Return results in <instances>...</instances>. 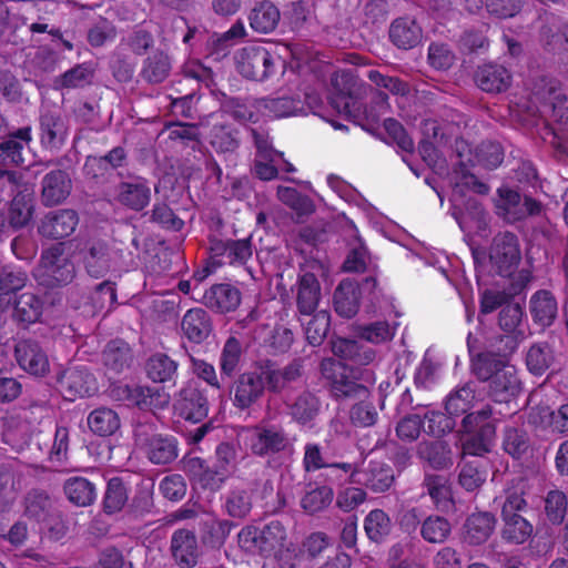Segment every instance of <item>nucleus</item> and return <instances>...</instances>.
Wrapping results in <instances>:
<instances>
[{
  "mask_svg": "<svg viewBox=\"0 0 568 568\" xmlns=\"http://www.w3.org/2000/svg\"><path fill=\"white\" fill-rule=\"evenodd\" d=\"M480 335L486 347L490 348L471 355V372L487 383V395L496 403H508L515 398L521 383L517 369L508 362L519 343L526 337L523 322H479L477 332L469 333L467 344L473 354L475 344L480 343Z\"/></svg>",
  "mask_w": 568,
  "mask_h": 568,
  "instance_id": "nucleus-1",
  "label": "nucleus"
},
{
  "mask_svg": "<svg viewBox=\"0 0 568 568\" xmlns=\"http://www.w3.org/2000/svg\"><path fill=\"white\" fill-rule=\"evenodd\" d=\"M292 61L290 69L285 68L284 60L276 53L268 51L262 45H247L239 50L234 55V62L237 72L252 81L266 82L274 79L280 73L285 75L290 73H297L303 75L308 71H313L314 67L311 64L312 54L303 52L297 45L292 50Z\"/></svg>",
  "mask_w": 568,
  "mask_h": 568,
  "instance_id": "nucleus-2",
  "label": "nucleus"
},
{
  "mask_svg": "<svg viewBox=\"0 0 568 568\" xmlns=\"http://www.w3.org/2000/svg\"><path fill=\"white\" fill-rule=\"evenodd\" d=\"M471 256L474 260L476 276L479 280L480 275L486 271L487 254L484 248L470 247ZM488 260L490 272L501 277H510L517 270L520 260L521 251L518 236L509 231L497 233L490 243Z\"/></svg>",
  "mask_w": 568,
  "mask_h": 568,
  "instance_id": "nucleus-3",
  "label": "nucleus"
},
{
  "mask_svg": "<svg viewBox=\"0 0 568 568\" xmlns=\"http://www.w3.org/2000/svg\"><path fill=\"white\" fill-rule=\"evenodd\" d=\"M320 371L335 399H365L368 396L369 392L364 383L372 382L369 369L355 368L334 358H324Z\"/></svg>",
  "mask_w": 568,
  "mask_h": 568,
  "instance_id": "nucleus-4",
  "label": "nucleus"
},
{
  "mask_svg": "<svg viewBox=\"0 0 568 568\" xmlns=\"http://www.w3.org/2000/svg\"><path fill=\"white\" fill-rule=\"evenodd\" d=\"M12 197L8 211V223L14 229L24 226L32 215V194L28 190H20L17 173L0 170V202L8 203Z\"/></svg>",
  "mask_w": 568,
  "mask_h": 568,
  "instance_id": "nucleus-5",
  "label": "nucleus"
},
{
  "mask_svg": "<svg viewBox=\"0 0 568 568\" xmlns=\"http://www.w3.org/2000/svg\"><path fill=\"white\" fill-rule=\"evenodd\" d=\"M75 275L74 264L64 255L59 245L43 251L33 276L39 285L53 288L72 282Z\"/></svg>",
  "mask_w": 568,
  "mask_h": 568,
  "instance_id": "nucleus-6",
  "label": "nucleus"
},
{
  "mask_svg": "<svg viewBox=\"0 0 568 568\" xmlns=\"http://www.w3.org/2000/svg\"><path fill=\"white\" fill-rule=\"evenodd\" d=\"M112 399L124 402L144 410L162 409L170 403V395L161 387L116 383L109 388Z\"/></svg>",
  "mask_w": 568,
  "mask_h": 568,
  "instance_id": "nucleus-7",
  "label": "nucleus"
},
{
  "mask_svg": "<svg viewBox=\"0 0 568 568\" xmlns=\"http://www.w3.org/2000/svg\"><path fill=\"white\" fill-rule=\"evenodd\" d=\"M331 103L341 113L357 116L363 111V103L358 99L359 85L352 71H341L331 79Z\"/></svg>",
  "mask_w": 568,
  "mask_h": 568,
  "instance_id": "nucleus-8",
  "label": "nucleus"
},
{
  "mask_svg": "<svg viewBox=\"0 0 568 568\" xmlns=\"http://www.w3.org/2000/svg\"><path fill=\"white\" fill-rule=\"evenodd\" d=\"M531 94V113L550 116L554 121L568 124V97L552 81Z\"/></svg>",
  "mask_w": 568,
  "mask_h": 568,
  "instance_id": "nucleus-9",
  "label": "nucleus"
},
{
  "mask_svg": "<svg viewBox=\"0 0 568 568\" xmlns=\"http://www.w3.org/2000/svg\"><path fill=\"white\" fill-rule=\"evenodd\" d=\"M459 183L456 184L452 196V215L465 235L474 230L485 231L488 226V214L475 196L462 202L458 195Z\"/></svg>",
  "mask_w": 568,
  "mask_h": 568,
  "instance_id": "nucleus-10",
  "label": "nucleus"
},
{
  "mask_svg": "<svg viewBox=\"0 0 568 568\" xmlns=\"http://www.w3.org/2000/svg\"><path fill=\"white\" fill-rule=\"evenodd\" d=\"M136 443L144 449L154 465H168L179 456L178 440L173 436L154 434L149 436L146 425L139 424L134 430Z\"/></svg>",
  "mask_w": 568,
  "mask_h": 568,
  "instance_id": "nucleus-11",
  "label": "nucleus"
},
{
  "mask_svg": "<svg viewBox=\"0 0 568 568\" xmlns=\"http://www.w3.org/2000/svg\"><path fill=\"white\" fill-rule=\"evenodd\" d=\"M495 207L499 217L507 223H515L525 221L529 213L538 212L541 203L528 196L521 197L519 192L508 186H500L497 190Z\"/></svg>",
  "mask_w": 568,
  "mask_h": 568,
  "instance_id": "nucleus-12",
  "label": "nucleus"
},
{
  "mask_svg": "<svg viewBox=\"0 0 568 568\" xmlns=\"http://www.w3.org/2000/svg\"><path fill=\"white\" fill-rule=\"evenodd\" d=\"M524 284L515 285L507 293L498 288H487L480 293V313L488 315L500 308L498 320H523L525 314L524 303L513 297L524 288Z\"/></svg>",
  "mask_w": 568,
  "mask_h": 568,
  "instance_id": "nucleus-13",
  "label": "nucleus"
},
{
  "mask_svg": "<svg viewBox=\"0 0 568 568\" xmlns=\"http://www.w3.org/2000/svg\"><path fill=\"white\" fill-rule=\"evenodd\" d=\"M48 31L47 23H28L24 17L13 12L4 2L0 1V37L8 42L19 45L26 43L30 36Z\"/></svg>",
  "mask_w": 568,
  "mask_h": 568,
  "instance_id": "nucleus-14",
  "label": "nucleus"
},
{
  "mask_svg": "<svg viewBox=\"0 0 568 568\" xmlns=\"http://www.w3.org/2000/svg\"><path fill=\"white\" fill-rule=\"evenodd\" d=\"M251 452L260 457L292 452L293 444L287 433L277 426L257 427L250 437Z\"/></svg>",
  "mask_w": 568,
  "mask_h": 568,
  "instance_id": "nucleus-15",
  "label": "nucleus"
},
{
  "mask_svg": "<svg viewBox=\"0 0 568 568\" xmlns=\"http://www.w3.org/2000/svg\"><path fill=\"white\" fill-rule=\"evenodd\" d=\"M172 559L180 568H194L202 556L195 531L192 529H176L170 540Z\"/></svg>",
  "mask_w": 568,
  "mask_h": 568,
  "instance_id": "nucleus-16",
  "label": "nucleus"
},
{
  "mask_svg": "<svg viewBox=\"0 0 568 568\" xmlns=\"http://www.w3.org/2000/svg\"><path fill=\"white\" fill-rule=\"evenodd\" d=\"M263 373L244 372L237 376L232 386L233 405L239 409H247L257 403L265 392Z\"/></svg>",
  "mask_w": 568,
  "mask_h": 568,
  "instance_id": "nucleus-17",
  "label": "nucleus"
},
{
  "mask_svg": "<svg viewBox=\"0 0 568 568\" xmlns=\"http://www.w3.org/2000/svg\"><path fill=\"white\" fill-rule=\"evenodd\" d=\"M64 398L74 400L77 397L91 396L97 392L95 377L85 367H69L58 379Z\"/></svg>",
  "mask_w": 568,
  "mask_h": 568,
  "instance_id": "nucleus-18",
  "label": "nucleus"
},
{
  "mask_svg": "<svg viewBox=\"0 0 568 568\" xmlns=\"http://www.w3.org/2000/svg\"><path fill=\"white\" fill-rule=\"evenodd\" d=\"M79 223L78 213L71 209H59L48 212L40 221L38 232L48 239L70 236Z\"/></svg>",
  "mask_w": 568,
  "mask_h": 568,
  "instance_id": "nucleus-19",
  "label": "nucleus"
},
{
  "mask_svg": "<svg viewBox=\"0 0 568 568\" xmlns=\"http://www.w3.org/2000/svg\"><path fill=\"white\" fill-rule=\"evenodd\" d=\"M474 80L481 91L497 94L509 89L513 74L505 65L491 61L478 65Z\"/></svg>",
  "mask_w": 568,
  "mask_h": 568,
  "instance_id": "nucleus-20",
  "label": "nucleus"
},
{
  "mask_svg": "<svg viewBox=\"0 0 568 568\" xmlns=\"http://www.w3.org/2000/svg\"><path fill=\"white\" fill-rule=\"evenodd\" d=\"M354 483L363 485L374 493H384L394 483V471L389 465L383 462L369 460L367 465L363 466L357 463V475Z\"/></svg>",
  "mask_w": 568,
  "mask_h": 568,
  "instance_id": "nucleus-21",
  "label": "nucleus"
},
{
  "mask_svg": "<svg viewBox=\"0 0 568 568\" xmlns=\"http://www.w3.org/2000/svg\"><path fill=\"white\" fill-rule=\"evenodd\" d=\"M19 366L34 376H44L49 372V359L41 346L31 339H22L14 347Z\"/></svg>",
  "mask_w": 568,
  "mask_h": 568,
  "instance_id": "nucleus-22",
  "label": "nucleus"
},
{
  "mask_svg": "<svg viewBox=\"0 0 568 568\" xmlns=\"http://www.w3.org/2000/svg\"><path fill=\"white\" fill-rule=\"evenodd\" d=\"M304 94L305 100H302L300 95L260 98L262 116L268 119H282L306 114V100H311V95L307 92Z\"/></svg>",
  "mask_w": 568,
  "mask_h": 568,
  "instance_id": "nucleus-23",
  "label": "nucleus"
},
{
  "mask_svg": "<svg viewBox=\"0 0 568 568\" xmlns=\"http://www.w3.org/2000/svg\"><path fill=\"white\" fill-rule=\"evenodd\" d=\"M40 139L43 148L58 151L69 134L68 121L55 111H48L40 116Z\"/></svg>",
  "mask_w": 568,
  "mask_h": 568,
  "instance_id": "nucleus-24",
  "label": "nucleus"
},
{
  "mask_svg": "<svg viewBox=\"0 0 568 568\" xmlns=\"http://www.w3.org/2000/svg\"><path fill=\"white\" fill-rule=\"evenodd\" d=\"M262 373L267 389L272 393L281 394L302 378L303 362L302 359H294L284 367L267 364Z\"/></svg>",
  "mask_w": 568,
  "mask_h": 568,
  "instance_id": "nucleus-25",
  "label": "nucleus"
},
{
  "mask_svg": "<svg viewBox=\"0 0 568 568\" xmlns=\"http://www.w3.org/2000/svg\"><path fill=\"white\" fill-rule=\"evenodd\" d=\"M118 202L133 211H142L151 200V187L143 178H134L130 181L121 182L116 187Z\"/></svg>",
  "mask_w": 568,
  "mask_h": 568,
  "instance_id": "nucleus-26",
  "label": "nucleus"
},
{
  "mask_svg": "<svg viewBox=\"0 0 568 568\" xmlns=\"http://www.w3.org/2000/svg\"><path fill=\"white\" fill-rule=\"evenodd\" d=\"M176 408L185 420L200 423L207 416L209 402L202 390L189 384L181 389Z\"/></svg>",
  "mask_w": 568,
  "mask_h": 568,
  "instance_id": "nucleus-27",
  "label": "nucleus"
},
{
  "mask_svg": "<svg viewBox=\"0 0 568 568\" xmlns=\"http://www.w3.org/2000/svg\"><path fill=\"white\" fill-rule=\"evenodd\" d=\"M416 455L435 470L449 469L454 465L452 447L445 440H422L416 446Z\"/></svg>",
  "mask_w": 568,
  "mask_h": 568,
  "instance_id": "nucleus-28",
  "label": "nucleus"
},
{
  "mask_svg": "<svg viewBox=\"0 0 568 568\" xmlns=\"http://www.w3.org/2000/svg\"><path fill=\"white\" fill-rule=\"evenodd\" d=\"M287 407L288 414L295 423L312 427L322 412V402L315 393L303 390Z\"/></svg>",
  "mask_w": 568,
  "mask_h": 568,
  "instance_id": "nucleus-29",
  "label": "nucleus"
},
{
  "mask_svg": "<svg viewBox=\"0 0 568 568\" xmlns=\"http://www.w3.org/2000/svg\"><path fill=\"white\" fill-rule=\"evenodd\" d=\"M203 304L219 313L235 311L241 303V292L231 284H215L201 296Z\"/></svg>",
  "mask_w": 568,
  "mask_h": 568,
  "instance_id": "nucleus-30",
  "label": "nucleus"
},
{
  "mask_svg": "<svg viewBox=\"0 0 568 568\" xmlns=\"http://www.w3.org/2000/svg\"><path fill=\"white\" fill-rule=\"evenodd\" d=\"M72 189L69 174L55 169L50 171L42 179V202L45 206H52L64 201Z\"/></svg>",
  "mask_w": 568,
  "mask_h": 568,
  "instance_id": "nucleus-31",
  "label": "nucleus"
},
{
  "mask_svg": "<svg viewBox=\"0 0 568 568\" xmlns=\"http://www.w3.org/2000/svg\"><path fill=\"white\" fill-rule=\"evenodd\" d=\"M424 494H427L435 507L448 511L454 507L453 491L448 477L435 473H425L422 483Z\"/></svg>",
  "mask_w": 568,
  "mask_h": 568,
  "instance_id": "nucleus-32",
  "label": "nucleus"
},
{
  "mask_svg": "<svg viewBox=\"0 0 568 568\" xmlns=\"http://www.w3.org/2000/svg\"><path fill=\"white\" fill-rule=\"evenodd\" d=\"M496 518L487 511L474 513L464 524L463 538L473 546L486 542L495 530Z\"/></svg>",
  "mask_w": 568,
  "mask_h": 568,
  "instance_id": "nucleus-33",
  "label": "nucleus"
},
{
  "mask_svg": "<svg viewBox=\"0 0 568 568\" xmlns=\"http://www.w3.org/2000/svg\"><path fill=\"white\" fill-rule=\"evenodd\" d=\"M460 162H467L470 166H479L485 170H495L504 161V149L498 142L484 141L474 150H469L468 158L464 160V154L458 150Z\"/></svg>",
  "mask_w": 568,
  "mask_h": 568,
  "instance_id": "nucleus-34",
  "label": "nucleus"
},
{
  "mask_svg": "<svg viewBox=\"0 0 568 568\" xmlns=\"http://www.w3.org/2000/svg\"><path fill=\"white\" fill-rule=\"evenodd\" d=\"M115 252L102 242H92L84 255V265L91 277H103L114 265Z\"/></svg>",
  "mask_w": 568,
  "mask_h": 568,
  "instance_id": "nucleus-35",
  "label": "nucleus"
},
{
  "mask_svg": "<svg viewBox=\"0 0 568 568\" xmlns=\"http://www.w3.org/2000/svg\"><path fill=\"white\" fill-rule=\"evenodd\" d=\"M329 343L334 355L356 365H369L375 359V351L355 339L337 337Z\"/></svg>",
  "mask_w": 568,
  "mask_h": 568,
  "instance_id": "nucleus-36",
  "label": "nucleus"
},
{
  "mask_svg": "<svg viewBox=\"0 0 568 568\" xmlns=\"http://www.w3.org/2000/svg\"><path fill=\"white\" fill-rule=\"evenodd\" d=\"M422 38V28L413 19L398 18L390 24L389 39L398 49H413L420 43Z\"/></svg>",
  "mask_w": 568,
  "mask_h": 568,
  "instance_id": "nucleus-37",
  "label": "nucleus"
},
{
  "mask_svg": "<svg viewBox=\"0 0 568 568\" xmlns=\"http://www.w3.org/2000/svg\"><path fill=\"white\" fill-rule=\"evenodd\" d=\"M359 286L349 278L343 280L334 292V307L336 313L345 320H352L359 306Z\"/></svg>",
  "mask_w": 568,
  "mask_h": 568,
  "instance_id": "nucleus-38",
  "label": "nucleus"
},
{
  "mask_svg": "<svg viewBox=\"0 0 568 568\" xmlns=\"http://www.w3.org/2000/svg\"><path fill=\"white\" fill-rule=\"evenodd\" d=\"M222 112L240 123H256L262 116V105L260 99L231 98L223 103Z\"/></svg>",
  "mask_w": 568,
  "mask_h": 568,
  "instance_id": "nucleus-39",
  "label": "nucleus"
},
{
  "mask_svg": "<svg viewBox=\"0 0 568 568\" xmlns=\"http://www.w3.org/2000/svg\"><path fill=\"white\" fill-rule=\"evenodd\" d=\"M103 361L109 372L120 374L131 366L133 353L126 342L115 338L106 344L103 351Z\"/></svg>",
  "mask_w": 568,
  "mask_h": 568,
  "instance_id": "nucleus-40",
  "label": "nucleus"
},
{
  "mask_svg": "<svg viewBox=\"0 0 568 568\" xmlns=\"http://www.w3.org/2000/svg\"><path fill=\"white\" fill-rule=\"evenodd\" d=\"M233 523L226 519L209 518L200 524L201 542L210 549L224 546L233 528Z\"/></svg>",
  "mask_w": 568,
  "mask_h": 568,
  "instance_id": "nucleus-41",
  "label": "nucleus"
},
{
  "mask_svg": "<svg viewBox=\"0 0 568 568\" xmlns=\"http://www.w3.org/2000/svg\"><path fill=\"white\" fill-rule=\"evenodd\" d=\"M321 295V286L316 276L304 273L300 276L297 288V307L302 315L310 316L316 310Z\"/></svg>",
  "mask_w": 568,
  "mask_h": 568,
  "instance_id": "nucleus-42",
  "label": "nucleus"
},
{
  "mask_svg": "<svg viewBox=\"0 0 568 568\" xmlns=\"http://www.w3.org/2000/svg\"><path fill=\"white\" fill-rule=\"evenodd\" d=\"M185 467L187 471L196 477L203 488H207L213 491L222 487L227 475L217 466H214L213 468L207 467L205 465V460L200 457H192L187 459Z\"/></svg>",
  "mask_w": 568,
  "mask_h": 568,
  "instance_id": "nucleus-43",
  "label": "nucleus"
},
{
  "mask_svg": "<svg viewBox=\"0 0 568 568\" xmlns=\"http://www.w3.org/2000/svg\"><path fill=\"white\" fill-rule=\"evenodd\" d=\"M475 429L477 430L463 442L464 456L481 457L493 448L496 435L495 425L493 423H484Z\"/></svg>",
  "mask_w": 568,
  "mask_h": 568,
  "instance_id": "nucleus-44",
  "label": "nucleus"
},
{
  "mask_svg": "<svg viewBox=\"0 0 568 568\" xmlns=\"http://www.w3.org/2000/svg\"><path fill=\"white\" fill-rule=\"evenodd\" d=\"M280 18L281 13L277 7L268 0H263L252 9L250 24L256 32L270 33L276 28Z\"/></svg>",
  "mask_w": 568,
  "mask_h": 568,
  "instance_id": "nucleus-45",
  "label": "nucleus"
},
{
  "mask_svg": "<svg viewBox=\"0 0 568 568\" xmlns=\"http://www.w3.org/2000/svg\"><path fill=\"white\" fill-rule=\"evenodd\" d=\"M501 537L505 541L521 545L532 536L534 526L520 514L501 515Z\"/></svg>",
  "mask_w": 568,
  "mask_h": 568,
  "instance_id": "nucleus-46",
  "label": "nucleus"
},
{
  "mask_svg": "<svg viewBox=\"0 0 568 568\" xmlns=\"http://www.w3.org/2000/svg\"><path fill=\"white\" fill-rule=\"evenodd\" d=\"M528 489L527 480L523 477H515L509 480L504 490L505 500L501 505V515H515L525 510L527 501L525 495Z\"/></svg>",
  "mask_w": 568,
  "mask_h": 568,
  "instance_id": "nucleus-47",
  "label": "nucleus"
},
{
  "mask_svg": "<svg viewBox=\"0 0 568 568\" xmlns=\"http://www.w3.org/2000/svg\"><path fill=\"white\" fill-rule=\"evenodd\" d=\"M88 426L98 436H111L121 426L118 413L108 407H99L88 416Z\"/></svg>",
  "mask_w": 568,
  "mask_h": 568,
  "instance_id": "nucleus-48",
  "label": "nucleus"
},
{
  "mask_svg": "<svg viewBox=\"0 0 568 568\" xmlns=\"http://www.w3.org/2000/svg\"><path fill=\"white\" fill-rule=\"evenodd\" d=\"M63 489L68 499L80 507L90 506L97 498L94 484L84 477H71L67 479Z\"/></svg>",
  "mask_w": 568,
  "mask_h": 568,
  "instance_id": "nucleus-49",
  "label": "nucleus"
},
{
  "mask_svg": "<svg viewBox=\"0 0 568 568\" xmlns=\"http://www.w3.org/2000/svg\"><path fill=\"white\" fill-rule=\"evenodd\" d=\"M357 475V463L333 462L331 460L321 473V478L329 487L344 484H355Z\"/></svg>",
  "mask_w": 568,
  "mask_h": 568,
  "instance_id": "nucleus-50",
  "label": "nucleus"
},
{
  "mask_svg": "<svg viewBox=\"0 0 568 568\" xmlns=\"http://www.w3.org/2000/svg\"><path fill=\"white\" fill-rule=\"evenodd\" d=\"M343 268L346 272H367L375 268V263L367 246L359 236L351 243L349 252L344 261Z\"/></svg>",
  "mask_w": 568,
  "mask_h": 568,
  "instance_id": "nucleus-51",
  "label": "nucleus"
},
{
  "mask_svg": "<svg viewBox=\"0 0 568 568\" xmlns=\"http://www.w3.org/2000/svg\"><path fill=\"white\" fill-rule=\"evenodd\" d=\"M94 77V68L91 63H80L67 70L63 74L54 80L57 89H79L92 82Z\"/></svg>",
  "mask_w": 568,
  "mask_h": 568,
  "instance_id": "nucleus-52",
  "label": "nucleus"
},
{
  "mask_svg": "<svg viewBox=\"0 0 568 568\" xmlns=\"http://www.w3.org/2000/svg\"><path fill=\"white\" fill-rule=\"evenodd\" d=\"M503 449L514 459H520L530 448V439L524 428L506 426L503 430Z\"/></svg>",
  "mask_w": 568,
  "mask_h": 568,
  "instance_id": "nucleus-53",
  "label": "nucleus"
},
{
  "mask_svg": "<svg viewBox=\"0 0 568 568\" xmlns=\"http://www.w3.org/2000/svg\"><path fill=\"white\" fill-rule=\"evenodd\" d=\"M146 374L155 383H165L176 376L178 363L163 353L152 355L146 362Z\"/></svg>",
  "mask_w": 568,
  "mask_h": 568,
  "instance_id": "nucleus-54",
  "label": "nucleus"
},
{
  "mask_svg": "<svg viewBox=\"0 0 568 568\" xmlns=\"http://www.w3.org/2000/svg\"><path fill=\"white\" fill-rule=\"evenodd\" d=\"M487 466L480 460L465 462L459 467L458 484L466 491L479 489L486 481Z\"/></svg>",
  "mask_w": 568,
  "mask_h": 568,
  "instance_id": "nucleus-55",
  "label": "nucleus"
},
{
  "mask_svg": "<svg viewBox=\"0 0 568 568\" xmlns=\"http://www.w3.org/2000/svg\"><path fill=\"white\" fill-rule=\"evenodd\" d=\"M42 306L38 295L24 292L14 298L11 317L18 321L40 320Z\"/></svg>",
  "mask_w": 568,
  "mask_h": 568,
  "instance_id": "nucleus-56",
  "label": "nucleus"
},
{
  "mask_svg": "<svg viewBox=\"0 0 568 568\" xmlns=\"http://www.w3.org/2000/svg\"><path fill=\"white\" fill-rule=\"evenodd\" d=\"M547 21L548 24L541 28L540 38L548 51L556 52L564 44H568V24H562L555 16L548 18Z\"/></svg>",
  "mask_w": 568,
  "mask_h": 568,
  "instance_id": "nucleus-57",
  "label": "nucleus"
},
{
  "mask_svg": "<svg viewBox=\"0 0 568 568\" xmlns=\"http://www.w3.org/2000/svg\"><path fill=\"white\" fill-rule=\"evenodd\" d=\"M27 282V274L20 267L6 265L0 271V305L11 302V293L22 288Z\"/></svg>",
  "mask_w": 568,
  "mask_h": 568,
  "instance_id": "nucleus-58",
  "label": "nucleus"
},
{
  "mask_svg": "<svg viewBox=\"0 0 568 568\" xmlns=\"http://www.w3.org/2000/svg\"><path fill=\"white\" fill-rule=\"evenodd\" d=\"M170 70L169 55L164 52H155L145 59L141 75L149 83H161L168 78Z\"/></svg>",
  "mask_w": 568,
  "mask_h": 568,
  "instance_id": "nucleus-59",
  "label": "nucleus"
},
{
  "mask_svg": "<svg viewBox=\"0 0 568 568\" xmlns=\"http://www.w3.org/2000/svg\"><path fill=\"white\" fill-rule=\"evenodd\" d=\"M209 139L211 145L221 153L233 152L239 146L236 130L225 122L213 124Z\"/></svg>",
  "mask_w": 568,
  "mask_h": 568,
  "instance_id": "nucleus-60",
  "label": "nucleus"
},
{
  "mask_svg": "<svg viewBox=\"0 0 568 568\" xmlns=\"http://www.w3.org/2000/svg\"><path fill=\"white\" fill-rule=\"evenodd\" d=\"M128 501V489L120 477H112L106 483L103 509L106 514L119 513Z\"/></svg>",
  "mask_w": 568,
  "mask_h": 568,
  "instance_id": "nucleus-61",
  "label": "nucleus"
},
{
  "mask_svg": "<svg viewBox=\"0 0 568 568\" xmlns=\"http://www.w3.org/2000/svg\"><path fill=\"white\" fill-rule=\"evenodd\" d=\"M557 301L546 290L537 291L529 301V311L532 320H556Z\"/></svg>",
  "mask_w": 568,
  "mask_h": 568,
  "instance_id": "nucleus-62",
  "label": "nucleus"
},
{
  "mask_svg": "<svg viewBox=\"0 0 568 568\" xmlns=\"http://www.w3.org/2000/svg\"><path fill=\"white\" fill-rule=\"evenodd\" d=\"M277 197L296 213L298 221L314 211L312 201L294 187L278 186Z\"/></svg>",
  "mask_w": 568,
  "mask_h": 568,
  "instance_id": "nucleus-63",
  "label": "nucleus"
},
{
  "mask_svg": "<svg viewBox=\"0 0 568 568\" xmlns=\"http://www.w3.org/2000/svg\"><path fill=\"white\" fill-rule=\"evenodd\" d=\"M55 65V54L48 48H38L30 52L24 61V68L30 75L41 77L52 72Z\"/></svg>",
  "mask_w": 568,
  "mask_h": 568,
  "instance_id": "nucleus-64",
  "label": "nucleus"
}]
</instances>
